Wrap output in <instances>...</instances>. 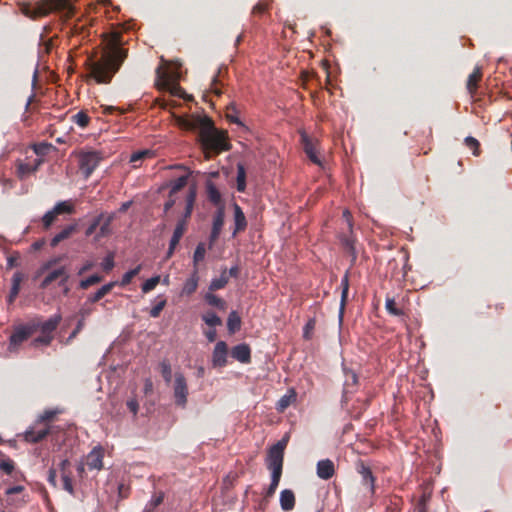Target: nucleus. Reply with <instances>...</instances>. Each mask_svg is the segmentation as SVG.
<instances>
[{
  "label": "nucleus",
  "instance_id": "4468645a",
  "mask_svg": "<svg viewBox=\"0 0 512 512\" xmlns=\"http://www.w3.org/2000/svg\"><path fill=\"white\" fill-rule=\"evenodd\" d=\"M61 321V314H55L44 322L40 319H34L31 323H34V325L37 326V331H41L42 334L53 335Z\"/></svg>",
  "mask_w": 512,
  "mask_h": 512
},
{
  "label": "nucleus",
  "instance_id": "5701e85b",
  "mask_svg": "<svg viewBox=\"0 0 512 512\" xmlns=\"http://www.w3.org/2000/svg\"><path fill=\"white\" fill-rule=\"evenodd\" d=\"M295 494L290 489H285L280 493V506L283 511H291L295 507Z\"/></svg>",
  "mask_w": 512,
  "mask_h": 512
},
{
  "label": "nucleus",
  "instance_id": "a878e982",
  "mask_svg": "<svg viewBox=\"0 0 512 512\" xmlns=\"http://www.w3.org/2000/svg\"><path fill=\"white\" fill-rule=\"evenodd\" d=\"M234 221H235V229L233 234H237L238 232L244 231L247 226L246 217L241 209V207L234 203Z\"/></svg>",
  "mask_w": 512,
  "mask_h": 512
},
{
  "label": "nucleus",
  "instance_id": "6ab92c4d",
  "mask_svg": "<svg viewBox=\"0 0 512 512\" xmlns=\"http://www.w3.org/2000/svg\"><path fill=\"white\" fill-rule=\"evenodd\" d=\"M422 493L414 505L413 512H427L428 504L432 497V489L428 486L422 487Z\"/></svg>",
  "mask_w": 512,
  "mask_h": 512
},
{
  "label": "nucleus",
  "instance_id": "dca6fc26",
  "mask_svg": "<svg viewBox=\"0 0 512 512\" xmlns=\"http://www.w3.org/2000/svg\"><path fill=\"white\" fill-rule=\"evenodd\" d=\"M43 163L42 158H34L26 162H19L17 164L18 176L23 179L38 170L39 166Z\"/></svg>",
  "mask_w": 512,
  "mask_h": 512
},
{
  "label": "nucleus",
  "instance_id": "79ce46f5",
  "mask_svg": "<svg viewBox=\"0 0 512 512\" xmlns=\"http://www.w3.org/2000/svg\"><path fill=\"white\" fill-rule=\"evenodd\" d=\"M154 152L149 149L134 152L130 157V162L136 167V163L146 158H153Z\"/></svg>",
  "mask_w": 512,
  "mask_h": 512
},
{
  "label": "nucleus",
  "instance_id": "6e6d98bb",
  "mask_svg": "<svg viewBox=\"0 0 512 512\" xmlns=\"http://www.w3.org/2000/svg\"><path fill=\"white\" fill-rule=\"evenodd\" d=\"M465 144L466 146L472 150L474 156H479L480 154V143L477 139L474 137H466L465 138Z\"/></svg>",
  "mask_w": 512,
  "mask_h": 512
},
{
  "label": "nucleus",
  "instance_id": "c756f323",
  "mask_svg": "<svg viewBox=\"0 0 512 512\" xmlns=\"http://www.w3.org/2000/svg\"><path fill=\"white\" fill-rule=\"evenodd\" d=\"M187 229V225H186V220H179L175 229H174V232H173V235L170 239V242H171V246L172 248H176L177 245L179 244L182 236L184 235L185 231Z\"/></svg>",
  "mask_w": 512,
  "mask_h": 512
},
{
  "label": "nucleus",
  "instance_id": "72a5a7b5",
  "mask_svg": "<svg viewBox=\"0 0 512 512\" xmlns=\"http://www.w3.org/2000/svg\"><path fill=\"white\" fill-rule=\"evenodd\" d=\"M225 219L224 206H220L213 216L212 231L221 233Z\"/></svg>",
  "mask_w": 512,
  "mask_h": 512
},
{
  "label": "nucleus",
  "instance_id": "393cba45",
  "mask_svg": "<svg viewBox=\"0 0 512 512\" xmlns=\"http://www.w3.org/2000/svg\"><path fill=\"white\" fill-rule=\"evenodd\" d=\"M206 195L208 200L218 208L223 206L221 193L211 181L206 182Z\"/></svg>",
  "mask_w": 512,
  "mask_h": 512
},
{
  "label": "nucleus",
  "instance_id": "37998d69",
  "mask_svg": "<svg viewBox=\"0 0 512 512\" xmlns=\"http://www.w3.org/2000/svg\"><path fill=\"white\" fill-rule=\"evenodd\" d=\"M161 375L166 383L172 380V368L168 360H163L159 364Z\"/></svg>",
  "mask_w": 512,
  "mask_h": 512
},
{
  "label": "nucleus",
  "instance_id": "ddd939ff",
  "mask_svg": "<svg viewBox=\"0 0 512 512\" xmlns=\"http://www.w3.org/2000/svg\"><path fill=\"white\" fill-rule=\"evenodd\" d=\"M68 279L69 274L67 272V269L64 266H61L57 269L49 271L42 280L40 287L42 289H45L56 280H59V286H64L66 285Z\"/></svg>",
  "mask_w": 512,
  "mask_h": 512
},
{
  "label": "nucleus",
  "instance_id": "e433bc0d",
  "mask_svg": "<svg viewBox=\"0 0 512 512\" xmlns=\"http://www.w3.org/2000/svg\"><path fill=\"white\" fill-rule=\"evenodd\" d=\"M189 175H183L170 182V194L174 195L183 189L188 182Z\"/></svg>",
  "mask_w": 512,
  "mask_h": 512
},
{
  "label": "nucleus",
  "instance_id": "de8ad7c7",
  "mask_svg": "<svg viewBox=\"0 0 512 512\" xmlns=\"http://www.w3.org/2000/svg\"><path fill=\"white\" fill-rule=\"evenodd\" d=\"M160 281L161 277L159 275L153 276L150 279L146 280L141 286L142 292L148 293L152 291L160 283Z\"/></svg>",
  "mask_w": 512,
  "mask_h": 512
},
{
  "label": "nucleus",
  "instance_id": "e2e57ef3",
  "mask_svg": "<svg viewBox=\"0 0 512 512\" xmlns=\"http://www.w3.org/2000/svg\"><path fill=\"white\" fill-rule=\"evenodd\" d=\"M114 267V256L109 254L106 256L102 262V268L104 271L109 272Z\"/></svg>",
  "mask_w": 512,
  "mask_h": 512
},
{
  "label": "nucleus",
  "instance_id": "423d86ee",
  "mask_svg": "<svg viewBox=\"0 0 512 512\" xmlns=\"http://www.w3.org/2000/svg\"><path fill=\"white\" fill-rule=\"evenodd\" d=\"M155 86L160 91H169L173 96L184 98L183 89L178 84L172 83L169 72L161 66L156 69Z\"/></svg>",
  "mask_w": 512,
  "mask_h": 512
},
{
  "label": "nucleus",
  "instance_id": "58836bf2",
  "mask_svg": "<svg viewBox=\"0 0 512 512\" xmlns=\"http://www.w3.org/2000/svg\"><path fill=\"white\" fill-rule=\"evenodd\" d=\"M202 320L206 325L215 328L216 326L222 325L221 318L213 311H208L202 315Z\"/></svg>",
  "mask_w": 512,
  "mask_h": 512
},
{
  "label": "nucleus",
  "instance_id": "0eeeda50",
  "mask_svg": "<svg viewBox=\"0 0 512 512\" xmlns=\"http://www.w3.org/2000/svg\"><path fill=\"white\" fill-rule=\"evenodd\" d=\"M37 332V326L34 323L28 322L24 325L16 327L12 335L10 336L9 350L14 351L24 341L29 339L34 333Z\"/></svg>",
  "mask_w": 512,
  "mask_h": 512
},
{
  "label": "nucleus",
  "instance_id": "aec40b11",
  "mask_svg": "<svg viewBox=\"0 0 512 512\" xmlns=\"http://www.w3.org/2000/svg\"><path fill=\"white\" fill-rule=\"evenodd\" d=\"M297 393L294 388H290L276 403V410L283 413L290 405L296 402Z\"/></svg>",
  "mask_w": 512,
  "mask_h": 512
},
{
  "label": "nucleus",
  "instance_id": "412c9836",
  "mask_svg": "<svg viewBox=\"0 0 512 512\" xmlns=\"http://www.w3.org/2000/svg\"><path fill=\"white\" fill-rule=\"evenodd\" d=\"M24 279H25L24 273H22L20 271H17L14 273V275L12 277V287H11V290H10V293L8 296L9 304H12L15 301V299L17 298V296L20 292L21 283L24 281Z\"/></svg>",
  "mask_w": 512,
  "mask_h": 512
},
{
  "label": "nucleus",
  "instance_id": "4be33fe9",
  "mask_svg": "<svg viewBox=\"0 0 512 512\" xmlns=\"http://www.w3.org/2000/svg\"><path fill=\"white\" fill-rule=\"evenodd\" d=\"M89 469L100 470L103 466V451L101 448H94L87 456Z\"/></svg>",
  "mask_w": 512,
  "mask_h": 512
},
{
  "label": "nucleus",
  "instance_id": "b1692460",
  "mask_svg": "<svg viewBox=\"0 0 512 512\" xmlns=\"http://www.w3.org/2000/svg\"><path fill=\"white\" fill-rule=\"evenodd\" d=\"M482 79V70L480 67H475L473 72L469 75L466 88L471 96L477 92L478 84Z\"/></svg>",
  "mask_w": 512,
  "mask_h": 512
},
{
  "label": "nucleus",
  "instance_id": "f8f14e48",
  "mask_svg": "<svg viewBox=\"0 0 512 512\" xmlns=\"http://www.w3.org/2000/svg\"><path fill=\"white\" fill-rule=\"evenodd\" d=\"M356 471L361 476V483L363 486L367 487L369 493L373 495L375 493V481L371 468L366 465V463L362 460H358L356 462Z\"/></svg>",
  "mask_w": 512,
  "mask_h": 512
},
{
  "label": "nucleus",
  "instance_id": "f257e3e1",
  "mask_svg": "<svg viewBox=\"0 0 512 512\" xmlns=\"http://www.w3.org/2000/svg\"><path fill=\"white\" fill-rule=\"evenodd\" d=\"M179 128L186 131H198V141L206 160L219 155L231 148L227 132L218 130L208 116L184 115L175 117Z\"/></svg>",
  "mask_w": 512,
  "mask_h": 512
},
{
  "label": "nucleus",
  "instance_id": "f03ea898",
  "mask_svg": "<svg viewBox=\"0 0 512 512\" xmlns=\"http://www.w3.org/2000/svg\"><path fill=\"white\" fill-rule=\"evenodd\" d=\"M128 55L121 46L119 34H114L103 47L100 56L88 58L86 66L88 76L98 84H109Z\"/></svg>",
  "mask_w": 512,
  "mask_h": 512
},
{
  "label": "nucleus",
  "instance_id": "1a4fd4ad",
  "mask_svg": "<svg viewBox=\"0 0 512 512\" xmlns=\"http://www.w3.org/2000/svg\"><path fill=\"white\" fill-rule=\"evenodd\" d=\"M51 433V426L35 421L24 433V440L29 443H38Z\"/></svg>",
  "mask_w": 512,
  "mask_h": 512
},
{
  "label": "nucleus",
  "instance_id": "a19ab883",
  "mask_svg": "<svg viewBox=\"0 0 512 512\" xmlns=\"http://www.w3.org/2000/svg\"><path fill=\"white\" fill-rule=\"evenodd\" d=\"M226 118L231 123L237 124L239 126H244V124L238 117V110L236 108L235 103H230L227 106Z\"/></svg>",
  "mask_w": 512,
  "mask_h": 512
},
{
  "label": "nucleus",
  "instance_id": "7ed1b4c3",
  "mask_svg": "<svg viewBox=\"0 0 512 512\" xmlns=\"http://www.w3.org/2000/svg\"><path fill=\"white\" fill-rule=\"evenodd\" d=\"M22 13L32 19L44 17L52 11L62 12L67 18L74 14V7L69 0H42L35 5L23 4Z\"/></svg>",
  "mask_w": 512,
  "mask_h": 512
},
{
  "label": "nucleus",
  "instance_id": "864d4df0",
  "mask_svg": "<svg viewBox=\"0 0 512 512\" xmlns=\"http://www.w3.org/2000/svg\"><path fill=\"white\" fill-rule=\"evenodd\" d=\"M51 148H52V145L48 144V143H40V144L34 145L33 150L36 155L35 158L43 159V156H45Z\"/></svg>",
  "mask_w": 512,
  "mask_h": 512
},
{
  "label": "nucleus",
  "instance_id": "8fccbe9b",
  "mask_svg": "<svg viewBox=\"0 0 512 512\" xmlns=\"http://www.w3.org/2000/svg\"><path fill=\"white\" fill-rule=\"evenodd\" d=\"M61 479L63 482V489L65 491H67L70 495L73 496L75 494V491H74V486H73V481H72V473H70V474L62 473Z\"/></svg>",
  "mask_w": 512,
  "mask_h": 512
},
{
  "label": "nucleus",
  "instance_id": "3c124183",
  "mask_svg": "<svg viewBox=\"0 0 512 512\" xmlns=\"http://www.w3.org/2000/svg\"><path fill=\"white\" fill-rule=\"evenodd\" d=\"M54 339V335H47V334H42L38 337H36L31 345L34 346V347H38L39 345H44V346H48L51 344L52 340Z\"/></svg>",
  "mask_w": 512,
  "mask_h": 512
},
{
  "label": "nucleus",
  "instance_id": "680f3d73",
  "mask_svg": "<svg viewBox=\"0 0 512 512\" xmlns=\"http://www.w3.org/2000/svg\"><path fill=\"white\" fill-rule=\"evenodd\" d=\"M268 9V4L264 1H259L254 7H253V10H252V13L254 15H262L263 13H265Z\"/></svg>",
  "mask_w": 512,
  "mask_h": 512
},
{
  "label": "nucleus",
  "instance_id": "2eb2a0df",
  "mask_svg": "<svg viewBox=\"0 0 512 512\" xmlns=\"http://www.w3.org/2000/svg\"><path fill=\"white\" fill-rule=\"evenodd\" d=\"M228 347L224 341H219L214 347L212 364L214 367H224L227 364Z\"/></svg>",
  "mask_w": 512,
  "mask_h": 512
},
{
  "label": "nucleus",
  "instance_id": "39448f33",
  "mask_svg": "<svg viewBox=\"0 0 512 512\" xmlns=\"http://www.w3.org/2000/svg\"><path fill=\"white\" fill-rule=\"evenodd\" d=\"M102 159V153L99 151H81L78 154L79 169L85 179L92 175Z\"/></svg>",
  "mask_w": 512,
  "mask_h": 512
},
{
  "label": "nucleus",
  "instance_id": "ea45409f",
  "mask_svg": "<svg viewBox=\"0 0 512 512\" xmlns=\"http://www.w3.org/2000/svg\"><path fill=\"white\" fill-rule=\"evenodd\" d=\"M385 308L390 315L403 316L404 311L397 307L396 301L393 297L387 296L385 299Z\"/></svg>",
  "mask_w": 512,
  "mask_h": 512
},
{
  "label": "nucleus",
  "instance_id": "9d476101",
  "mask_svg": "<svg viewBox=\"0 0 512 512\" xmlns=\"http://www.w3.org/2000/svg\"><path fill=\"white\" fill-rule=\"evenodd\" d=\"M173 390L176 405L184 408L187 404L188 386L186 378L180 372L175 374Z\"/></svg>",
  "mask_w": 512,
  "mask_h": 512
},
{
  "label": "nucleus",
  "instance_id": "7c9ffc66",
  "mask_svg": "<svg viewBox=\"0 0 512 512\" xmlns=\"http://www.w3.org/2000/svg\"><path fill=\"white\" fill-rule=\"evenodd\" d=\"M204 300L206 303L212 307H216L219 310L225 311L227 308V303L224 299L216 296L213 292L209 291L204 295Z\"/></svg>",
  "mask_w": 512,
  "mask_h": 512
},
{
  "label": "nucleus",
  "instance_id": "6e6552de",
  "mask_svg": "<svg viewBox=\"0 0 512 512\" xmlns=\"http://www.w3.org/2000/svg\"><path fill=\"white\" fill-rule=\"evenodd\" d=\"M74 206L69 201L58 202L53 209L46 212L42 217V224L45 230H48L61 214H72Z\"/></svg>",
  "mask_w": 512,
  "mask_h": 512
},
{
  "label": "nucleus",
  "instance_id": "4d7b16f0",
  "mask_svg": "<svg viewBox=\"0 0 512 512\" xmlns=\"http://www.w3.org/2000/svg\"><path fill=\"white\" fill-rule=\"evenodd\" d=\"M0 469L7 475H11L14 471V462L11 459L3 460L0 463Z\"/></svg>",
  "mask_w": 512,
  "mask_h": 512
},
{
  "label": "nucleus",
  "instance_id": "4c0bfd02",
  "mask_svg": "<svg viewBox=\"0 0 512 512\" xmlns=\"http://www.w3.org/2000/svg\"><path fill=\"white\" fill-rule=\"evenodd\" d=\"M164 497L163 492L153 495L151 500L146 504L143 512H154V510L163 503Z\"/></svg>",
  "mask_w": 512,
  "mask_h": 512
},
{
  "label": "nucleus",
  "instance_id": "c03bdc74",
  "mask_svg": "<svg viewBox=\"0 0 512 512\" xmlns=\"http://www.w3.org/2000/svg\"><path fill=\"white\" fill-rule=\"evenodd\" d=\"M205 255H206V247H205V244L200 242L197 246H196V249L194 251V254H193V263H194V267L197 268V265L204 260L205 258Z\"/></svg>",
  "mask_w": 512,
  "mask_h": 512
},
{
  "label": "nucleus",
  "instance_id": "c9c22d12",
  "mask_svg": "<svg viewBox=\"0 0 512 512\" xmlns=\"http://www.w3.org/2000/svg\"><path fill=\"white\" fill-rule=\"evenodd\" d=\"M237 190L239 192H244L246 189V169L243 164H237Z\"/></svg>",
  "mask_w": 512,
  "mask_h": 512
},
{
  "label": "nucleus",
  "instance_id": "13d9d810",
  "mask_svg": "<svg viewBox=\"0 0 512 512\" xmlns=\"http://www.w3.org/2000/svg\"><path fill=\"white\" fill-rule=\"evenodd\" d=\"M196 200V190L194 187L189 188L186 196V207L193 209Z\"/></svg>",
  "mask_w": 512,
  "mask_h": 512
},
{
  "label": "nucleus",
  "instance_id": "09e8293b",
  "mask_svg": "<svg viewBox=\"0 0 512 512\" xmlns=\"http://www.w3.org/2000/svg\"><path fill=\"white\" fill-rule=\"evenodd\" d=\"M142 269V265H138L135 268L127 271L121 279V285L126 286L131 283L132 279L137 276Z\"/></svg>",
  "mask_w": 512,
  "mask_h": 512
},
{
  "label": "nucleus",
  "instance_id": "2f4dec72",
  "mask_svg": "<svg viewBox=\"0 0 512 512\" xmlns=\"http://www.w3.org/2000/svg\"><path fill=\"white\" fill-rule=\"evenodd\" d=\"M115 283L110 282L108 284L103 285L100 289H98L94 294H90L87 298V302L96 303L101 300L104 296H106L113 289Z\"/></svg>",
  "mask_w": 512,
  "mask_h": 512
},
{
  "label": "nucleus",
  "instance_id": "49530a36",
  "mask_svg": "<svg viewBox=\"0 0 512 512\" xmlns=\"http://www.w3.org/2000/svg\"><path fill=\"white\" fill-rule=\"evenodd\" d=\"M101 281H102V277L97 275V274H94V275L89 276L86 279L81 280L79 282V288L82 289V290H86L90 286L98 284Z\"/></svg>",
  "mask_w": 512,
  "mask_h": 512
},
{
  "label": "nucleus",
  "instance_id": "20e7f679",
  "mask_svg": "<svg viewBox=\"0 0 512 512\" xmlns=\"http://www.w3.org/2000/svg\"><path fill=\"white\" fill-rule=\"evenodd\" d=\"M286 445L287 441L282 439L268 450L266 463L271 474L282 476L284 450Z\"/></svg>",
  "mask_w": 512,
  "mask_h": 512
},
{
  "label": "nucleus",
  "instance_id": "c85d7f7f",
  "mask_svg": "<svg viewBox=\"0 0 512 512\" xmlns=\"http://www.w3.org/2000/svg\"><path fill=\"white\" fill-rule=\"evenodd\" d=\"M75 231L76 225H68L51 239L50 245L56 247L60 242L69 238Z\"/></svg>",
  "mask_w": 512,
  "mask_h": 512
},
{
  "label": "nucleus",
  "instance_id": "774afa93",
  "mask_svg": "<svg viewBox=\"0 0 512 512\" xmlns=\"http://www.w3.org/2000/svg\"><path fill=\"white\" fill-rule=\"evenodd\" d=\"M71 463L68 459H64L59 463V471L60 473L70 474L72 471L70 470Z\"/></svg>",
  "mask_w": 512,
  "mask_h": 512
},
{
  "label": "nucleus",
  "instance_id": "9b49d317",
  "mask_svg": "<svg viewBox=\"0 0 512 512\" xmlns=\"http://www.w3.org/2000/svg\"><path fill=\"white\" fill-rule=\"evenodd\" d=\"M301 144L307 157L317 165H321V160L318 157V140L311 138L306 132L300 133Z\"/></svg>",
  "mask_w": 512,
  "mask_h": 512
},
{
  "label": "nucleus",
  "instance_id": "0e129e2a",
  "mask_svg": "<svg viewBox=\"0 0 512 512\" xmlns=\"http://www.w3.org/2000/svg\"><path fill=\"white\" fill-rule=\"evenodd\" d=\"M101 219L102 216L100 215L89 225L85 231L86 236H91L96 231L97 227L100 225Z\"/></svg>",
  "mask_w": 512,
  "mask_h": 512
},
{
  "label": "nucleus",
  "instance_id": "338daca9",
  "mask_svg": "<svg viewBox=\"0 0 512 512\" xmlns=\"http://www.w3.org/2000/svg\"><path fill=\"white\" fill-rule=\"evenodd\" d=\"M55 415V411L47 410L37 419V421L48 424V422L52 420L55 417Z\"/></svg>",
  "mask_w": 512,
  "mask_h": 512
},
{
  "label": "nucleus",
  "instance_id": "69168bd1",
  "mask_svg": "<svg viewBox=\"0 0 512 512\" xmlns=\"http://www.w3.org/2000/svg\"><path fill=\"white\" fill-rule=\"evenodd\" d=\"M126 405L129 411L133 413L134 416H136L139 410L138 401L135 398H131L127 400Z\"/></svg>",
  "mask_w": 512,
  "mask_h": 512
},
{
  "label": "nucleus",
  "instance_id": "052dcab7",
  "mask_svg": "<svg viewBox=\"0 0 512 512\" xmlns=\"http://www.w3.org/2000/svg\"><path fill=\"white\" fill-rule=\"evenodd\" d=\"M112 221V217H108L106 221L100 226L99 234L97 238L104 237L110 233V224Z\"/></svg>",
  "mask_w": 512,
  "mask_h": 512
},
{
  "label": "nucleus",
  "instance_id": "f3484780",
  "mask_svg": "<svg viewBox=\"0 0 512 512\" xmlns=\"http://www.w3.org/2000/svg\"><path fill=\"white\" fill-rule=\"evenodd\" d=\"M335 474V466L330 459H323L317 463V476L323 480L331 479Z\"/></svg>",
  "mask_w": 512,
  "mask_h": 512
},
{
  "label": "nucleus",
  "instance_id": "603ef678",
  "mask_svg": "<svg viewBox=\"0 0 512 512\" xmlns=\"http://www.w3.org/2000/svg\"><path fill=\"white\" fill-rule=\"evenodd\" d=\"M280 479H281L280 475L271 474V483L265 492V497L269 498L274 495V493L279 485Z\"/></svg>",
  "mask_w": 512,
  "mask_h": 512
},
{
  "label": "nucleus",
  "instance_id": "cd10ccee",
  "mask_svg": "<svg viewBox=\"0 0 512 512\" xmlns=\"http://www.w3.org/2000/svg\"><path fill=\"white\" fill-rule=\"evenodd\" d=\"M341 287H342V293H341V301H340V309H339V315L340 319H342L345 305L348 298V291H349V274L348 272L345 273L343 278L341 279Z\"/></svg>",
  "mask_w": 512,
  "mask_h": 512
},
{
  "label": "nucleus",
  "instance_id": "a18cd8bd",
  "mask_svg": "<svg viewBox=\"0 0 512 512\" xmlns=\"http://www.w3.org/2000/svg\"><path fill=\"white\" fill-rule=\"evenodd\" d=\"M72 121L81 128H86L89 124L90 118L84 111H79L72 116Z\"/></svg>",
  "mask_w": 512,
  "mask_h": 512
},
{
  "label": "nucleus",
  "instance_id": "a211bd4d",
  "mask_svg": "<svg viewBox=\"0 0 512 512\" xmlns=\"http://www.w3.org/2000/svg\"><path fill=\"white\" fill-rule=\"evenodd\" d=\"M231 356L244 364L250 363L251 361V349L249 345L243 343L234 346L231 350Z\"/></svg>",
  "mask_w": 512,
  "mask_h": 512
},
{
  "label": "nucleus",
  "instance_id": "bb28decb",
  "mask_svg": "<svg viewBox=\"0 0 512 512\" xmlns=\"http://www.w3.org/2000/svg\"><path fill=\"white\" fill-rule=\"evenodd\" d=\"M199 276H198V268H195L192 275L185 281L182 294L183 295H192L198 287Z\"/></svg>",
  "mask_w": 512,
  "mask_h": 512
},
{
  "label": "nucleus",
  "instance_id": "f704fd0d",
  "mask_svg": "<svg viewBox=\"0 0 512 512\" xmlns=\"http://www.w3.org/2000/svg\"><path fill=\"white\" fill-rule=\"evenodd\" d=\"M228 331L233 334L241 328V318L236 311L230 312L227 319Z\"/></svg>",
  "mask_w": 512,
  "mask_h": 512
},
{
  "label": "nucleus",
  "instance_id": "bf43d9fd",
  "mask_svg": "<svg viewBox=\"0 0 512 512\" xmlns=\"http://www.w3.org/2000/svg\"><path fill=\"white\" fill-rule=\"evenodd\" d=\"M402 500L400 497L394 496L390 498V505L388 506V509L390 512H400Z\"/></svg>",
  "mask_w": 512,
  "mask_h": 512
},
{
  "label": "nucleus",
  "instance_id": "473e14b6",
  "mask_svg": "<svg viewBox=\"0 0 512 512\" xmlns=\"http://www.w3.org/2000/svg\"><path fill=\"white\" fill-rule=\"evenodd\" d=\"M228 274L227 269L222 270L220 276L218 278L212 279L209 285V291L214 292L220 289H223L228 284Z\"/></svg>",
  "mask_w": 512,
  "mask_h": 512
},
{
  "label": "nucleus",
  "instance_id": "5fc2aeb1",
  "mask_svg": "<svg viewBox=\"0 0 512 512\" xmlns=\"http://www.w3.org/2000/svg\"><path fill=\"white\" fill-rule=\"evenodd\" d=\"M158 298L160 299L159 302L150 310V316L152 318H158L167 304V300L165 298L161 296H159Z\"/></svg>",
  "mask_w": 512,
  "mask_h": 512
}]
</instances>
